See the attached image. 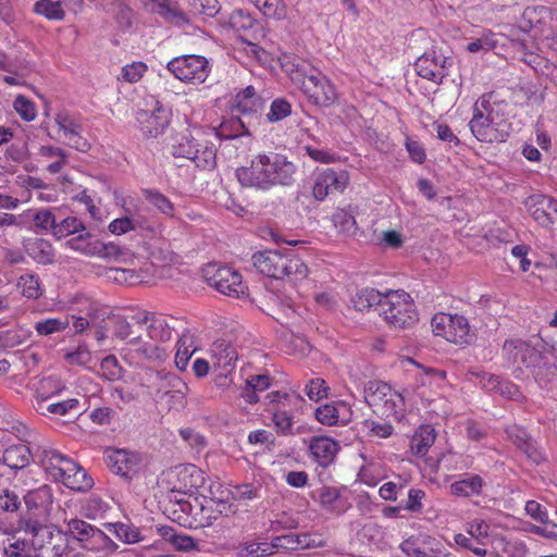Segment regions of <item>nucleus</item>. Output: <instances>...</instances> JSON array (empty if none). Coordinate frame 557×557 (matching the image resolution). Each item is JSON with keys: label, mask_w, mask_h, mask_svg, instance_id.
I'll return each instance as SVG.
<instances>
[{"label": "nucleus", "mask_w": 557, "mask_h": 557, "mask_svg": "<svg viewBox=\"0 0 557 557\" xmlns=\"http://www.w3.org/2000/svg\"><path fill=\"white\" fill-rule=\"evenodd\" d=\"M329 387L325 385V381L317 377L313 379L306 386V394L309 399L313 401H319L320 399L326 397Z\"/></svg>", "instance_id": "55"}, {"label": "nucleus", "mask_w": 557, "mask_h": 557, "mask_svg": "<svg viewBox=\"0 0 557 557\" xmlns=\"http://www.w3.org/2000/svg\"><path fill=\"white\" fill-rule=\"evenodd\" d=\"M281 65L311 103L330 107L336 101L337 94L332 83L308 62L294 55L284 54Z\"/></svg>", "instance_id": "2"}, {"label": "nucleus", "mask_w": 557, "mask_h": 557, "mask_svg": "<svg viewBox=\"0 0 557 557\" xmlns=\"http://www.w3.org/2000/svg\"><path fill=\"white\" fill-rule=\"evenodd\" d=\"M503 351L512 363L523 364L531 369L544 359L541 351L531 346L528 342L519 338L507 339L503 345Z\"/></svg>", "instance_id": "13"}, {"label": "nucleus", "mask_w": 557, "mask_h": 557, "mask_svg": "<svg viewBox=\"0 0 557 557\" xmlns=\"http://www.w3.org/2000/svg\"><path fill=\"white\" fill-rule=\"evenodd\" d=\"M255 5L267 17L280 20L285 15L284 4L281 0H255Z\"/></svg>", "instance_id": "48"}, {"label": "nucleus", "mask_w": 557, "mask_h": 557, "mask_svg": "<svg viewBox=\"0 0 557 557\" xmlns=\"http://www.w3.org/2000/svg\"><path fill=\"white\" fill-rule=\"evenodd\" d=\"M261 486H253L252 484H242L234 488L233 497L238 500L256 499L261 496Z\"/></svg>", "instance_id": "61"}, {"label": "nucleus", "mask_w": 557, "mask_h": 557, "mask_svg": "<svg viewBox=\"0 0 557 557\" xmlns=\"http://www.w3.org/2000/svg\"><path fill=\"white\" fill-rule=\"evenodd\" d=\"M325 542L321 536L311 533L285 534L272 539V546L275 549L297 550L323 547Z\"/></svg>", "instance_id": "18"}, {"label": "nucleus", "mask_w": 557, "mask_h": 557, "mask_svg": "<svg viewBox=\"0 0 557 557\" xmlns=\"http://www.w3.org/2000/svg\"><path fill=\"white\" fill-rule=\"evenodd\" d=\"M64 358L70 364L87 366L91 361V354L86 346H78L76 350L66 352Z\"/></svg>", "instance_id": "60"}, {"label": "nucleus", "mask_w": 557, "mask_h": 557, "mask_svg": "<svg viewBox=\"0 0 557 557\" xmlns=\"http://www.w3.org/2000/svg\"><path fill=\"white\" fill-rule=\"evenodd\" d=\"M384 300L385 294H381L374 288H363L352 297L351 302L357 311L362 312L374 309L380 314Z\"/></svg>", "instance_id": "27"}, {"label": "nucleus", "mask_w": 557, "mask_h": 557, "mask_svg": "<svg viewBox=\"0 0 557 557\" xmlns=\"http://www.w3.org/2000/svg\"><path fill=\"white\" fill-rule=\"evenodd\" d=\"M106 529L114 534L120 541L134 544L141 541L139 530L132 524L128 523H107L104 524Z\"/></svg>", "instance_id": "35"}, {"label": "nucleus", "mask_w": 557, "mask_h": 557, "mask_svg": "<svg viewBox=\"0 0 557 557\" xmlns=\"http://www.w3.org/2000/svg\"><path fill=\"white\" fill-rule=\"evenodd\" d=\"M168 475L172 480L173 493L191 494L205 482L201 470L194 465L176 466L169 471Z\"/></svg>", "instance_id": "11"}, {"label": "nucleus", "mask_w": 557, "mask_h": 557, "mask_svg": "<svg viewBox=\"0 0 557 557\" xmlns=\"http://www.w3.org/2000/svg\"><path fill=\"white\" fill-rule=\"evenodd\" d=\"M188 160L193 161L199 169H213L215 166V150L208 146L199 149V145H197Z\"/></svg>", "instance_id": "43"}, {"label": "nucleus", "mask_w": 557, "mask_h": 557, "mask_svg": "<svg viewBox=\"0 0 557 557\" xmlns=\"http://www.w3.org/2000/svg\"><path fill=\"white\" fill-rule=\"evenodd\" d=\"M532 374L535 381L541 386H547L549 383L556 380L557 367L553 363L547 362L544 358L541 362H537L536 366L532 369Z\"/></svg>", "instance_id": "42"}, {"label": "nucleus", "mask_w": 557, "mask_h": 557, "mask_svg": "<svg viewBox=\"0 0 557 557\" xmlns=\"http://www.w3.org/2000/svg\"><path fill=\"white\" fill-rule=\"evenodd\" d=\"M146 386L149 395L161 401L173 387H182V379L166 371H150L146 374Z\"/></svg>", "instance_id": "17"}, {"label": "nucleus", "mask_w": 557, "mask_h": 557, "mask_svg": "<svg viewBox=\"0 0 557 557\" xmlns=\"http://www.w3.org/2000/svg\"><path fill=\"white\" fill-rule=\"evenodd\" d=\"M332 221L337 231L344 235L352 236L357 233V223L354 214L345 209H338L334 212Z\"/></svg>", "instance_id": "36"}, {"label": "nucleus", "mask_w": 557, "mask_h": 557, "mask_svg": "<svg viewBox=\"0 0 557 557\" xmlns=\"http://www.w3.org/2000/svg\"><path fill=\"white\" fill-rule=\"evenodd\" d=\"M492 388L498 387V391L502 396L512 399V400H521L523 398L519 387L510 382H499L497 379L491 380Z\"/></svg>", "instance_id": "56"}, {"label": "nucleus", "mask_w": 557, "mask_h": 557, "mask_svg": "<svg viewBox=\"0 0 557 557\" xmlns=\"http://www.w3.org/2000/svg\"><path fill=\"white\" fill-rule=\"evenodd\" d=\"M113 333L117 338L129 345L136 346L140 344V334H137L132 325L123 318L116 319Z\"/></svg>", "instance_id": "45"}, {"label": "nucleus", "mask_w": 557, "mask_h": 557, "mask_svg": "<svg viewBox=\"0 0 557 557\" xmlns=\"http://www.w3.org/2000/svg\"><path fill=\"white\" fill-rule=\"evenodd\" d=\"M22 505L20 495L9 488L0 490V509L4 512H16Z\"/></svg>", "instance_id": "50"}, {"label": "nucleus", "mask_w": 557, "mask_h": 557, "mask_svg": "<svg viewBox=\"0 0 557 557\" xmlns=\"http://www.w3.org/2000/svg\"><path fill=\"white\" fill-rule=\"evenodd\" d=\"M30 456L28 446L20 443L5 448L2 455V461L9 468L20 470L28 466Z\"/></svg>", "instance_id": "28"}, {"label": "nucleus", "mask_w": 557, "mask_h": 557, "mask_svg": "<svg viewBox=\"0 0 557 557\" xmlns=\"http://www.w3.org/2000/svg\"><path fill=\"white\" fill-rule=\"evenodd\" d=\"M274 553L272 541L265 542H243L237 546V557H265Z\"/></svg>", "instance_id": "34"}, {"label": "nucleus", "mask_w": 557, "mask_h": 557, "mask_svg": "<svg viewBox=\"0 0 557 557\" xmlns=\"http://www.w3.org/2000/svg\"><path fill=\"white\" fill-rule=\"evenodd\" d=\"M435 431L433 428L426 425L420 429L411 442V449L417 456H424L428 449L434 444Z\"/></svg>", "instance_id": "37"}, {"label": "nucleus", "mask_w": 557, "mask_h": 557, "mask_svg": "<svg viewBox=\"0 0 557 557\" xmlns=\"http://www.w3.org/2000/svg\"><path fill=\"white\" fill-rule=\"evenodd\" d=\"M63 484L73 491L85 492L91 488L94 482L86 470L79 466L72 476L64 478Z\"/></svg>", "instance_id": "44"}, {"label": "nucleus", "mask_w": 557, "mask_h": 557, "mask_svg": "<svg viewBox=\"0 0 557 557\" xmlns=\"http://www.w3.org/2000/svg\"><path fill=\"white\" fill-rule=\"evenodd\" d=\"M248 441L250 444L264 445L268 449H272V447L275 445L274 435L267 430H257L250 432L248 435Z\"/></svg>", "instance_id": "64"}, {"label": "nucleus", "mask_w": 557, "mask_h": 557, "mask_svg": "<svg viewBox=\"0 0 557 557\" xmlns=\"http://www.w3.org/2000/svg\"><path fill=\"white\" fill-rule=\"evenodd\" d=\"M431 325L435 335L454 344H469L472 338L469 322L460 314L436 313Z\"/></svg>", "instance_id": "7"}, {"label": "nucleus", "mask_w": 557, "mask_h": 557, "mask_svg": "<svg viewBox=\"0 0 557 557\" xmlns=\"http://www.w3.org/2000/svg\"><path fill=\"white\" fill-rule=\"evenodd\" d=\"M26 252L36 262L41 264H51L54 261L52 245L42 238L28 242L26 244Z\"/></svg>", "instance_id": "29"}, {"label": "nucleus", "mask_w": 557, "mask_h": 557, "mask_svg": "<svg viewBox=\"0 0 557 557\" xmlns=\"http://www.w3.org/2000/svg\"><path fill=\"white\" fill-rule=\"evenodd\" d=\"M70 325V319L64 318H49L35 323V330L40 336H48L54 333H59L67 329Z\"/></svg>", "instance_id": "41"}, {"label": "nucleus", "mask_w": 557, "mask_h": 557, "mask_svg": "<svg viewBox=\"0 0 557 557\" xmlns=\"http://www.w3.org/2000/svg\"><path fill=\"white\" fill-rule=\"evenodd\" d=\"M212 357L214 359V372H218V376L226 381L228 374L235 369V362L237 360L235 348L225 341H218L213 344Z\"/></svg>", "instance_id": "19"}, {"label": "nucleus", "mask_w": 557, "mask_h": 557, "mask_svg": "<svg viewBox=\"0 0 557 557\" xmlns=\"http://www.w3.org/2000/svg\"><path fill=\"white\" fill-rule=\"evenodd\" d=\"M235 108L238 113L250 117L260 113L263 107L261 98L256 95L252 86H248L238 92L235 98Z\"/></svg>", "instance_id": "26"}, {"label": "nucleus", "mask_w": 557, "mask_h": 557, "mask_svg": "<svg viewBox=\"0 0 557 557\" xmlns=\"http://www.w3.org/2000/svg\"><path fill=\"white\" fill-rule=\"evenodd\" d=\"M252 264L259 273L275 280L287 278L290 282L304 280L308 275V267L293 253L278 250H263L252 255Z\"/></svg>", "instance_id": "3"}, {"label": "nucleus", "mask_w": 557, "mask_h": 557, "mask_svg": "<svg viewBox=\"0 0 557 557\" xmlns=\"http://www.w3.org/2000/svg\"><path fill=\"white\" fill-rule=\"evenodd\" d=\"M469 127L473 136L482 143H503L512 131L511 123L484 98L474 103Z\"/></svg>", "instance_id": "4"}, {"label": "nucleus", "mask_w": 557, "mask_h": 557, "mask_svg": "<svg viewBox=\"0 0 557 557\" xmlns=\"http://www.w3.org/2000/svg\"><path fill=\"white\" fill-rule=\"evenodd\" d=\"M341 446L338 442L327 436L311 438L309 450L312 459L321 467H329L335 459Z\"/></svg>", "instance_id": "21"}, {"label": "nucleus", "mask_w": 557, "mask_h": 557, "mask_svg": "<svg viewBox=\"0 0 557 557\" xmlns=\"http://www.w3.org/2000/svg\"><path fill=\"white\" fill-rule=\"evenodd\" d=\"M483 486V480L480 475H471L469 478L456 481L450 484V493L457 497H470L479 495Z\"/></svg>", "instance_id": "30"}, {"label": "nucleus", "mask_w": 557, "mask_h": 557, "mask_svg": "<svg viewBox=\"0 0 557 557\" xmlns=\"http://www.w3.org/2000/svg\"><path fill=\"white\" fill-rule=\"evenodd\" d=\"M532 218L541 225L548 226L557 221V201L546 195L535 194L524 201Z\"/></svg>", "instance_id": "15"}, {"label": "nucleus", "mask_w": 557, "mask_h": 557, "mask_svg": "<svg viewBox=\"0 0 557 557\" xmlns=\"http://www.w3.org/2000/svg\"><path fill=\"white\" fill-rule=\"evenodd\" d=\"M13 107L25 121H33L36 117V109L34 103L24 96H17L14 100Z\"/></svg>", "instance_id": "53"}, {"label": "nucleus", "mask_w": 557, "mask_h": 557, "mask_svg": "<svg viewBox=\"0 0 557 557\" xmlns=\"http://www.w3.org/2000/svg\"><path fill=\"white\" fill-rule=\"evenodd\" d=\"M136 117L143 135L146 138H157L169 126L170 111L157 102L152 111L139 110Z\"/></svg>", "instance_id": "12"}, {"label": "nucleus", "mask_w": 557, "mask_h": 557, "mask_svg": "<svg viewBox=\"0 0 557 557\" xmlns=\"http://www.w3.org/2000/svg\"><path fill=\"white\" fill-rule=\"evenodd\" d=\"M380 315L395 329H407L418 321V313L409 294L398 290L385 294Z\"/></svg>", "instance_id": "5"}, {"label": "nucleus", "mask_w": 557, "mask_h": 557, "mask_svg": "<svg viewBox=\"0 0 557 557\" xmlns=\"http://www.w3.org/2000/svg\"><path fill=\"white\" fill-rule=\"evenodd\" d=\"M3 557H38L28 546L26 539L13 535L3 542Z\"/></svg>", "instance_id": "33"}, {"label": "nucleus", "mask_w": 557, "mask_h": 557, "mask_svg": "<svg viewBox=\"0 0 557 557\" xmlns=\"http://www.w3.org/2000/svg\"><path fill=\"white\" fill-rule=\"evenodd\" d=\"M145 199L166 216L174 215V206L168 197L157 189H143Z\"/></svg>", "instance_id": "39"}, {"label": "nucleus", "mask_w": 557, "mask_h": 557, "mask_svg": "<svg viewBox=\"0 0 557 557\" xmlns=\"http://www.w3.org/2000/svg\"><path fill=\"white\" fill-rule=\"evenodd\" d=\"M149 337L165 342L171 337V331L166 327L164 320H153L148 327Z\"/></svg>", "instance_id": "62"}, {"label": "nucleus", "mask_w": 557, "mask_h": 557, "mask_svg": "<svg viewBox=\"0 0 557 557\" xmlns=\"http://www.w3.org/2000/svg\"><path fill=\"white\" fill-rule=\"evenodd\" d=\"M197 145L190 132L186 129V133L176 137L175 144L172 146V154L175 158H185L188 160Z\"/></svg>", "instance_id": "40"}, {"label": "nucleus", "mask_w": 557, "mask_h": 557, "mask_svg": "<svg viewBox=\"0 0 557 557\" xmlns=\"http://www.w3.org/2000/svg\"><path fill=\"white\" fill-rule=\"evenodd\" d=\"M347 184V172H335L334 170L326 169L317 174L312 188V195L317 200L322 201L329 195L343 191Z\"/></svg>", "instance_id": "14"}, {"label": "nucleus", "mask_w": 557, "mask_h": 557, "mask_svg": "<svg viewBox=\"0 0 557 557\" xmlns=\"http://www.w3.org/2000/svg\"><path fill=\"white\" fill-rule=\"evenodd\" d=\"M166 69L177 79L195 85L203 83L210 72L208 60L196 54L176 57L168 63Z\"/></svg>", "instance_id": "6"}, {"label": "nucleus", "mask_w": 557, "mask_h": 557, "mask_svg": "<svg viewBox=\"0 0 557 557\" xmlns=\"http://www.w3.org/2000/svg\"><path fill=\"white\" fill-rule=\"evenodd\" d=\"M41 463L54 480L62 483L64 478L72 476L73 472L79 468L72 459L53 449L42 451Z\"/></svg>", "instance_id": "16"}, {"label": "nucleus", "mask_w": 557, "mask_h": 557, "mask_svg": "<svg viewBox=\"0 0 557 557\" xmlns=\"http://www.w3.org/2000/svg\"><path fill=\"white\" fill-rule=\"evenodd\" d=\"M20 528L24 530L26 534L32 535V537L27 540L32 552H35L38 557H45L44 549L46 544L51 542L53 536L52 532L38 521L33 520H21Z\"/></svg>", "instance_id": "22"}, {"label": "nucleus", "mask_w": 557, "mask_h": 557, "mask_svg": "<svg viewBox=\"0 0 557 557\" xmlns=\"http://www.w3.org/2000/svg\"><path fill=\"white\" fill-rule=\"evenodd\" d=\"M101 370L103 376L109 381H115L121 377L122 368L119 366L117 359L113 355L104 357L101 361Z\"/></svg>", "instance_id": "52"}, {"label": "nucleus", "mask_w": 557, "mask_h": 557, "mask_svg": "<svg viewBox=\"0 0 557 557\" xmlns=\"http://www.w3.org/2000/svg\"><path fill=\"white\" fill-rule=\"evenodd\" d=\"M206 278L210 286L224 295L239 297L245 292L239 273L231 268L210 265L206 270Z\"/></svg>", "instance_id": "9"}, {"label": "nucleus", "mask_w": 557, "mask_h": 557, "mask_svg": "<svg viewBox=\"0 0 557 557\" xmlns=\"http://www.w3.org/2000/svg\"><path fill=\"white\" fill-rule=\"evenodd\" d=\"M216 134L224 139H233L242 135H247L249 134L248 123L237 115H232L220 124Z\"/></svg>", "instance_id": "32"}, {"label": "nucleus", "mask_w": 557, "mask_h": 557, "mask_svg": "<svg viewBox=\"0 0 557 557\" xmlns=\"http://www.w3.org/2000/svg\"><path fill=\"white\" fill-rule=\"evenodd\" d=\"M35 12L45 15L49 20H62L64 16V11L62 10L60 2L51 0L37 1L35 4Z\"/></svg>", "instance_id": "49"}, {"label": "nucleus", "mask_w": 557, "mask_h": 557, "mask_svg": "<svg viewBox=\"0 0 557 557\" xmlns=\"http://www.w3.org/2000/svg\"><path fill=\"white\" fill-rule=\"evenodd\" d=\"M506 433L508 438L534 463H540L544 460L543 454L524 429L512 425L506 430Z\"/></svg>", "instance_id": "24"}, {"label": "nucleus", "mask_w": 557, "mask_h": 557, "mask_svg": "<svg viewBox=\"0 0 557 557\" xmlns=\"http://www.w3.org/2000/svg\"><path fill=\"white\" fill-rule=\"evenodd\" d=\"M107 466L117 475L132 476L137 472L139 459L138 457L127 450L116 449L109 450L104 457Z\"/></svg>", "instance_id": "20"}, {"label": "nucleus", "mask_w": 557, "mask_h": 557, "mask_svg": "<svg viewBox=\"0 0 557 557\" xmlns=\"http://www.w3.org/2000/svg\"><path fill=\"white\" fill-rule=\"evenodd\" d=\"M69 533L77 541H86L91 537L103 541L106 547L111 550L116 549V544L102 530L94 528L91 524L79 519H72L67 522Z\"/></svg>", "instance_id": "23"}, {"label": "nucleus", "mask_w": 557, "mask_h": 557, "mask_svg": "<svg viewBox=\"0 0 557 557\" xmlns=\"http://www.w3.org/2000/svg\"><path fill=\"white\" fill-rule=\"evenodd\" d=\"M193 337L189 334H182L176 343L175 364L180 370H185L195 351Z\"/></svg>", "instance_id": "38"}, {"label": "nucleus", "mask_w": 557, "mask_h": 557, "mask_svg": "<svg viewBox=\"0 0 557 557\" xmlns=\"http://www.w3.org/2000/svg\"><path fill=\"white\" fill-rule=\"evenodd\" d=\"M339 499V491L335 487H323L319 492V502L327 510L336 509Z\"/></svg>", "instance_id": "59"}, {"label": "nucleus", "mask_w": 557, "mask_h": 557, "mask_svg": "<svg viewBox=\"0 0 557 557\" xmlns=\"http://www.w3.org/2000/svg\"><path fill=\"white\" fill-rule=\"evenodd\" d=\"M453 60L435 50L424 52L414 63L416 72L422 78L441 84L447 76V69L451 66Z\"/></svg>", "instance_id": "10"}, {"label": "nucleus", "mask_w": 557, "mask_h": 557, "mask_svg": "<svg viewBox=\"0 0 557 557\" xmlns=\"http://www.w3.org/2000/svg\"><path fill=\"white\" fill-rule=\"evenodd\" d=\"M296 171V165L286 156L269 151L255 156L248 166L238 168L236 177L243 187L267 191L292 185Z\"/></svg>", "instance_id": "1"}, {"label": "nucleus", "mask_w": 557, "mask_h": 557, "mask_svg": "<svg viewBox=\"0 0 557 557\" xmlns=\"http://www.w3.org/2000/svg\"><path fill=\"white\" fill-rule=\"evenodd\" d=\"M147 71V65L143 62H134L122 69V78L128 83L138 82Z\"/></svg>", "instance_id": "58"}, {"label": "nucleus", "mask_w": 557, "mask_h": 557, "mask_svg": "<svg viewBox=\"0 0 557 557\" xmlns=\"http://www.w3.org/2000/svg\"><path fill=\"white\" fill-rule=\"evenodd\" d=\"M34 223L36 227L50 231L53 234V227L57 226V216L50 210L42 209L34 215Z\"/></svg>", "instance_id": "54"}, {"label": "nucleus", "mask_w": 557, "mask_h": 557, "mask_svg": "<svg viewBox=\"0 0 557 557\" xmlns=\"http://www.w3.org/2000/svg\"><path fill=\"white\" fill-rule=\"evenodd\" d=\"M21 294L30 299H37L40 295L39 278L33 274H24L17 281Z\"/></svg>", "instance_id": "46"}, {"label": "nucleus", "mask_w": 557, "mask_h": 557, "mask_svg": "<svg viewBox=\"0 0 557 557\" xmlns=\"http://www.w3.org/2000/svg\"><path fill=\"white\" fill-rule=\"evenodd\" d=\"M83 230L84 225L77 218L69 216L60 222L57 221V226L53 227V235L58 238H63Z\"/></svg>", "instance_id": "47"}, {"label": "nucleus", "mask_w": 557, "mask_h": 557, "mask_svg": "<svg viewBox=\"0 0 557 557\" xmlns=\"http://www.w3.org/2000/svg\"><path fill=\"white\" fill-rule=\"evenodd\" d=\"M95 249L101 257L108 259L109 261H115L119 263L126 264L134 258L133 253L128 249L122 248L113 243L104 244L97 242L95 245Z\"/></svg>", "instance_id": "31"}, {"label": "nucleus", "mask_w": 557, "mask_h": 557, "mask_svg": "<svg viewBox=\"0 0 557 557\" xmlns=\"http://www.w3.org/2000/svg\"><path fill=\"white\" fill-rule=\"evenodd\" d=\"M292 113V106L284 99H275L270 108L267 117L270 122H277Z\"/></svg>", "instance_id": "51"}, {"label": "nucleus", "mask_w": 557, "mask_h": 557, "mask_svg": "<svg viewBox=\"0 0 557 557\" xmlns=\"http://www.w3.org/2000/svg\"><path fill=\"white\" fill-rule=\"evenodd\" d=\"M55 123L63 131L66 138L81 133L82 126L67 115L58 114Z\"/></svg>", "instance_id": "63"}, {"label": "nucleus", "mask_w": 557, "mask_h": 557, "mask_svg": "<svg viewBox=\"0 0 557 557\" xmlns=\"http://www.w3.org/2000/svg\"><path fill=\"white\" fill-rule=\"evenodd\" d=\"M364 399L374 411H381L386 416L396 413V400H403L401 396L393 392L388 384L380 381H369L366 384Z\"/></svg>", "instance_id": "8"}, {"label": "nucleus", "mask_w": 557, "mask_h": 557, "mask_svg": "<svg viewBox=\"0 0 557 557\" xmlns=\"http://www.w3.org/2000/svg\"><path fill=\"white\" fill-rule=\"evenodd\" d=\"M63 386L61 383L53 377H46L40 381V386L36 392L33 400V407L41 414L50 412L49 400L53 395L59 394Z\"/></svg>", "instance_id": "25"}, {"label": "nucleus", "mask_w": 557, "mask_h": 557, "mask_svg": "<svg viewBox=\"0 0 557 557\" xmlns=\"http://www.w3.org/2000/svg\"><path fill=\"white\" fill-rule=\"evenodd\" d=\"M317 420L325 425H334L338 421V410L333 405H324L315 410Z\"/></svg>", "instance_id": "57"}]
</instances>
